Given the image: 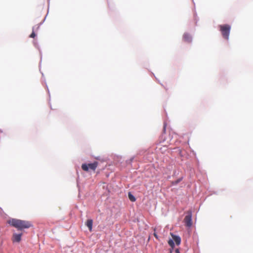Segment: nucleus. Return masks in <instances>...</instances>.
Here are the masks:
<instances>
[{
    "label": "nucleus",
    "instance_id": "20e7f679",
    "mask_svg": "<svg viewBox=\"0 0 253 253\" xmlns=\"http://www.w3.org/2000/svg\"><path fill=\"white\" fill-rule=\"evenodd\" d=\"M184 222L186 226L190 227L192 226V213L190 211H188V214L185 216L184 219Z\"/></svg>",
    "mask_w": 253,
    "mask_h": 253
},
{
    "label": "nucleus",
    "instance_id": "423d86ee",
    "mask_svg": "<svg viewBox=\"0 0 253 253\" xmlns=\"http://www.w3.org/2000/svg\"><path fill=\"white\" fill-rule=\"evenodd\" d=\"M22 234L14 233L13 235L12 241L13 242H19L21 241Z\"/></svg>",
    "mask_w": 253,
    "mask_h": 253
},
{
    "label": "nucleus",
    "instance_id": "0eeeda50",
    "mask_svg": "<svg viewBox=\"0 0 253 253\" xmlns=\"http://www.w3.org/2000/svg\"><path fill=\"white\" fill-rule=\"evenodd\" d=\"M183 38L185 42H190L192 41L191 36L187 33H185L183 35Z\"/></svg>",
    "mask_w": 253,
    "mask_h": 253
},
{
    "label": "nucleus",
    "instance_id": "4468645a",
    "mask_svg": "<svg viewBox=\"0 0 253 253\" xmlns=\"http://www.w3.org/2000/svg\"><path fill=\"white\" fill-rule=\"evenodd\" d=\"M29 37L32 38V34L30 35Z\"/></svg>",
    "mask_w": 253,
    "mask_h": 253
},
{
    "label": "nucleus",
    "instance_id": "f03ea898",
    "mask_svg": "<svg viewBox=\"0 0 253 253\" xmlns=\"http://www.w3.org/2000/svg\"><path fill=\"white\" fill-rule=\"evenodd\" d=\"M219 30L224 39L228 40L231 27L229 25L225 24L219 26Z\"/></svg>",
    "mask_w": 253,
    "mask_h": 253
},
{
    "label": "nucleus",
    "instance_id": "9d476101",
    "mask_svg": "<svg viewBox=\"0 0 253 253\" xmlns=\"http://www.w3.org/2000/svg\"><path fill=\"white\" fill-rule=\"evenodd\" d=\"M181 178H179L178 179H177V180L176 181H172V185H176L177 183H178L180 181H181Z\"/></svg>",
    "mask_w": 253,
    "mask_h": 253
},
{
    "label": "nucleus",
    "instance_id": "f8f14e48",
    "mask_svg": "<svg viewBox=\"0 0 253 253\" xmlns=\"http://www.w3.org/2000/svg\"><path fill=\"white\" fill-rule=\"evenodd\" d=\"M154 236L156 238L158 239V235H157V234L156 233H154Z\"/></svg>",
    "mask_w": 253,
    "mask_h": 253
},
{
    "label": "nucleus",
    "instance_id": "f257e3e1",
    "mask_svg": "<svg viewBox=\"0 0 253 253\" xmlns=\"http://www.w3.org/2000/svg\"><path fill=\"white\" fill-rule=\"evenodd\" d=\"M7 222L12 226H13L19 230L29 228L31 226L30 223L29 222L15 218H12L8 220Z\"/></svg>",
    "mask_w": 253,
    "mask_h": 253
},
{
    "label": "nucleus",
    "instance_id": "6e6552de",
    "mask_svg": "<svg viewBox=\"0 0 253 253\" xmlns=\"http://www.w3.org/2000/svg\"><path fill=\"white\" fill-rule=\"evenodd\" d=\"M93 221L92 219L87 220L85 225L87 226L90 231H92Z\"/></svg>",
    "mask_w": 253,
    "mask_h": 253
},
{
    "label": "nucleus",
    "instance_id": "39448f33",
    "mask_svg": "<svg viewBox=\"0 0 253 253\" xmlns=\"http://www.w3.org/2000/svg\"><path fill=\"white\" fill-rule=\"evenodd\" d=\"M172 239L173 240H169L168 242V243L169 245L172 247V248L174 247V241L177 245H179L180 244L181 242V239L179 236H175V235H172Z\"/></svg>",
    "mask_w": 253,
    "mask_h": 253
},
{
    "label": "nucleus",
    "instance_id": "ddd939ff",
    "mask_svg": "<svg viewBox=\"0 0 253 253\" xmlns=\"http://www.w3.org/2000/svg\"><path fill=\"white\" fill-rule=\"evenodd\" d=\"M32 35H33V38H34L36 35H35V34L33 32Z\"/></svg>",
    "mask_w": 253,
    "mask_h": 253
},
{
    "label": "nucleus",
    "instance_id": "1a4fd4ad",
    "mask_svg": "<svg viewBox=\"0 0 253 253\" xmlns=\"http://www.w3.org/2000/svg\"><path fill=\"white\" fill-rule=\"evenodd\" d=\"M128 196L129 199L131 202H135L136 201V199L134 197V196L133 195H132L130 192L128 193Z\"/></svg>",
    "mask_w": 253,
    "mask_h": 253
},
{
    "label": "nucleus",
    "instance_id": "7ed1b4c3",
    "mask_svg": "<svg viewBox=\"0 0 253 253\" xmlns=\"http://www.w3.org/2000/svg\"><path fill=\"white\" fill-rule=\"evenodd\" d=\"M98 164L97 162H94L93 163L88 164H84L82 165V168L86 171H87L89 169L94 171L98 166Z\"/></svg>",
    "mask_w": 253,
    "mask_h": 253
},
{
    "label": "nucleus",
    "instance_id": "9b49d317",
    "mask_svg": "<svg viewBox=\"0 0 253 253\" xmlns=\"http://www.w3.org/2000/svg\"><path fill=\"white\" fill-rule=\"evenodd\" d=\"M170 253H179V251L178 250V249H173L172 251H170Z\"/></svg>",
    "mask_w": 253,
    "mask_h": 253
}]
</instances>
